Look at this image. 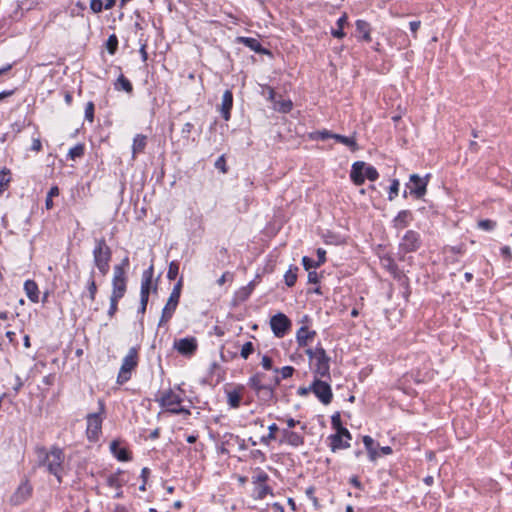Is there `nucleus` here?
<instances>
[{"instance_id":"40","label":"nucleus","mask_w":512,"mask_h":512,"mask_svg":"<svg viewBox=\"0 0 512 512\" xmlns=\"http://www.w3.org/2000/svg\"><path fill=\"white\" fill-rule=\"evenodd\" d=\"M274 372L276 374L280 373L282 379H287L293 375L294 368L292 366H285V367H282L281 369H278V368L274 369Z\"/></svg>"},{"instance_id":"45","label":"nucleus","mask_w":512,"mask_h":512,"mask_svg":"<svg viewBox=\"0 0 512 512\" xmlns=\"http://www.w3.org/2000/svg\"><path fill=\"white\" fill-rule=\"evenodd\" d=\"M399 181L397 179H394L390 185L389 190V200L392 201L397 195L399 191Z\"/></svg>"},{"instance_id":"33","label":"nucleus","mask_w":512,"mask_h":512,"mask_svg":"<svg viewBox=\"0 0 512 512\" xmlns=\"http://www.w3.org/2000/svg\"><path fill=\"white\" fill-rule=\"evenodd\" d=\"M88 296L91 301H94L97 294V285L94 279V271L90 273V277L87 284Z\"/></svg>"},{"instance_id":"9","label":"nucleus","mask_w":512,"mask_h":512,"mask_svg":"<svg viewBox=\"0 0 512 512\" xmlns=\"http://www.w3.org/2000/svg\"><path fill=\"white\" fill-rule=\"evenodd\" d=\"M33 494V486L28 479H23L9 498V504L19 506L27 502Z\"/></svg>"},{"instance_id":"5","label":"nucleus","mask_w":512,"mask_h":512,"mask_svg":"<svg viewBox=\"0 0 512 512\" xmlns=\"http://www.w3.org/2000/svg\"><path fill=\"white\" fill-rule=\"evenodd\" d=\"M41 452L45 454L44 464L47 466L48 471L55 475L61 481L62 464L64 461L63 450L58 447H53L49 453L45 452L42 448Z\"/></svg>"},{"instance_id":"17","label":"nucleus","mask_w":512,"mask_h":512,"mask_svg":"<svg viewBox=\"0 0 512 512\" xmlns=\"http://www.w3.org/2000/svg\"><path fill=\"white\" fill-rule=\"evenodd\" d=\"M243 391L244 387L242 385H238L233 389H226L227 403L230 408L237 409L240 407Z\"/></svg>"},{"instance_id":"35","label":"nucleus","mask_w":512,"mask_h":512,"mask_svg":"<svg viewBox=\"0 0 512 512\" xmlns=\"http://www.w3.org/2000/svg\"><path fill=\"white\" fill-rule=\"evenodd\" d=\"M85 147L84 144H77L73 148H71L68 152V157L71 160H75L77 158H81L84 155Z\"/></svg>"},{"instance_id":"38","label":"nucleus","mask_w":512,"mask_h":512,"mask_svg":"<svg viewBox=\"0 0 512 512\" xmlns=\"http://www.w3.org/2000/svg\"><path fill=\"white\" fill-rule=\"evenodd\" d=\"M59 189L57 186L52 187L46 197L45 206L47 209H51L53 207V197L58 196Z\"/></svg>"},{"instance_id":"7","label":"nucleus","mask_w":512,"mask_h":512,"mask_svg":"<svg viewBox=\"0 0 512 512\" xmlns=\"http://www.w3.org/2000/svg\"><path fill=\"white\" fill-rule=\"evenodd\" d=\"M182 285H183V278L181 277L178 280V282L175 284V286L168 298V301L162 310V316H161L159 325H162V323L169 321L171 319V317L173 316V313L175 312L177 305L179 303Z\"/></svg>"},{"instance_id":"34","label":"nucleus","mask_w":512,"mask_h":512,"mask_svg":"<svg viewBox=\"0 0 512 512\" xmlns=\"http://www.w3.org/2000/svg\"><path fill=\"white\" fill-rule=\"evenodd\" d=\"M297 271L298 268H290L284 275L285 283L288 287H292L295 285L297 280Z\"/></svg>"},{"instance_id":"44","label":"nucleus","mask_w":512,"mask_h":512,"mask_svg":"<svg viewBox=\"0 0 512 512\" xmlns=\"http://www.w3.org/2000/svg\"><path fill=\"white\" fill-rule=\"evenodd\" d=\"M94 109V103L89 101L85 107V119L89 122H93L94 120Z\"/></svg>"},{"instance_id":"58","label":"nucleus","mask_w":512,"mask_h":512,"mask_svg":"<svg viewBox=\"0 0 512 512\" xmlns=\"http://www.w3.org/2000/svg\"><path fill=\"white\" fill-rule=\"evenodd\" d=\"M42 149V143L40 138H34L31 145V150L35 152H39Z\"/></svg>"},{"instance_id":"49","label":"nucleus","mask_w":512,"mask_h":512,"mask_svg":"<svg viewBox=\"0 0 512 512\" xmlns=\"http://www.w3.org/2000/svg\"><path fill=\"white\" fill-rule=\"evenodd\" d=\"M316 261H314L313 259L307 257V256H304L303 259H302V264L305 268V270H307L308 272L311 271L312 268H316V267H319V265H316Z\"/></svg>"},{"instance_id":"28","label":"nucleus","mask_w":512,"mask_h":512,"mask_svg":"<svg viewBox=\"0 0 512 512\" xmlns=\"http://www.w3.org/2000/svg\"><path fill=\"white\" fill-rule=\"evenodd\" d=\"M239 42L243 43L245 46L249 47L252 51L257 53L266 52V50L262 48L261 43L255 38L240 37Z\"/></svg>"},{"instance_id":"8","label":"nucleus","mask_w":512,"mask_h":512,"mask_svg":"<svg viewBox=\"0 0 512 512\" xmlns=\"http://www.w3.org/2000/svg\"><path fill=\"white\" fill-rule=\"evenodd\" d=\"M127 290L126 272L121 265H116L113 270L111 297L123 298Z\"/></svg>"},{"instance_id":"26","label":"nucleus","mask_w":512,"mask_h":512,"mask_svg":"<svg viewBox=\"0 0 512 512\" xmlns=\"http://www.w3.org/2000/svg\"><path fill=\"white\" fill-rule=\"evenodd\" d=\"M147 144V137L143 134H137L133 139L132 145V155L133 158L136 157L137 154L142 153Z\"/></svg>"},{"instance_id":"60","label":"nucleus","mask_w":512,"mask_h":512,"mask_svg":"<svg viewBox=\"0 0 512 512\" xmlns=\"http://www.w3.org/2000/svg\"><path fill=\"white\" fill-rule=\"evenodd\" d=\"M23 386V381L21 380V378L19 376H15L14 378V383H13V390L17 393L19 392V390L22 388Z\"/></svg>"},{"instance_id":"14","label":"nucleus","mask_w":512,"mask_h":512,"mask_svg":"<svg viewBox=\"0 0 512 512\" xmlns=\"http://www.w3.org/2000/svg\"><path fill=\"white\" fill-rule=\"evenodd\" d=\"M421 246V238L419 233L408 230L403 236L400 247L405 252H414Z\"/></svg>"},{"instance_id":"31","label":"nucleus","mask_w":512,"mask_h":512,"mask_svg":"<svg viewBox=\"0 0 512 512\" xmlns=\"http://www.w3.org/2000/svg\"><path fill=\"white\" fill-rule=\"evenodd\" d=\"M363 443L369 453L370 459L375 460L379 456V453L377 452V450L374 447L375 442H374L373 438L370 436H364Z\"/></svg>"},{"instance_id":"29","label":"nucleus","mask_w":512,"mask_h":512,"mask_svg":"<svg viewBox=\"0 0 512 512\" xmlns=\"http://www.w3.org/2000/svg\"><path fill=\"white\" fill-rule=\"evenodd\" d=\"M333 139L349 147L352 151L358 150V145L354 137H347L340 134H334Z\"/></svg>"},{"instance_id":"55","label":"nucleus","mask_w":512,"mask_h":512,"mask_svg":"<svg viewBox=\"0 0 512 512\" xmlns=\"http://www.w3.org/2000/svg\"><path fill=\"white\" fill-rule=\"evenodd\" d=\"M317 257L318 261H316V265H322L326 261V251L322 248L317 249Z\"/></svg>"},{"instance_id":"63","label":"nucleus","mask_w":512,"mask_h":512,"mask_svg":"<svg viewBox=\"0 0 512 512\" xmlns=\"http://www.w3.org/2000/svg\"><path fill=\"white\" fill-rule=\"evenodd\" d=\"M192 129H193V124L187 122L183 125L182 133L186 134L188 136L191 133Z\"/></svg>"},{"instance_id":"51","label":"nucleus","mask_w":512,"mask_h":512,"mask_svg":"<svg viewBox=\"0 0 512 512\" xmlns=\"http://www.w3.org/2000/svg\"><path fill=\"white\" fill-rule=\"evenodd\" d=\"M104 8L102 0H90V9L94 13H100Z\"/></svg>"},{"instance_id":"54","label":"nucleus","mask_w":512,"mask_h":512,"mask_svg":"<svg viewBox=\"0 0 512 512\" xmlns=\"http://www.w3.org/2000/svg\"><path fill=\"white\" fill-rule=\"evenodd\" d=\"M334 134H335V133H332V132H330V131H328V130L317 131V132L315 133L316 138L321 139V140H326V139H329V138H332V139H333V135H334Z\"/></svg>"},{"instance_id":"56","label":"nucleus","mask_w":512,"mask_h":512,"mask_svg":"<svg viewBox=\"0 0 512 512\" xmlns=\"http://www.w3.org/2000/svg\"><path fill=\"white\" fill-rule=\"evenodd\" d=\"M261 365L265 370H271L272 369V359L269 356L264 355L261 360Z\"/></svg>"},{"instance_id":"57","label":"nucleus","mask_w":512,"mask_h":512,"mask_svg":"<svg viewBox=\"0 0 512 512\" xmlns=\"http://www.w3.org/2000/svg\"><path fill=\"white\" fill-rule=\"evenodd\" d=\"M9 178H6V173H3L0 175V195L3 193V191L6 189L9 183Z\"/></svg>"},{"instance_id":"23","label":"nucleus","mask_w":512,"mask_h":512,"mask_svg":"<svg viewBox=\"0 0 512 512\" xmlns=\"http://www.w3.org/2000/svg\"><path fill=\"white\" fill-rule=\"evenodd\" d=\"M316 335L315 331H310L306 326H302L296 333V340L300 347L307 346L308 342L311 341Z\"/></svg>"},{"instance_id":"2","label":"nucleus","mask_w":512,"mask_h":512,"mask_svg":"<svg viewBox=\"0 0 512 512\" xmlns=\"http://www.w3.org/2000/svg\"><path fill=\"white\" fill-rule=\"evenodd\" d=\"M111 257L112 252L105 238L96 239L93 249L94 264L103 276L109 272Z\"/></svg>"},{"instance_id":"1","label":"nucleus","mask_w":512,"mask_h":512,"mask_svg":"<svg viewBox=\"0 0 512 512\" xmlns=\"http://www.w3.org/2000/svg\"><path fill=\"white\" fill-rule=\"evenodd\" d=\"M183 394L184 392L180 388H178V392L174 389H167L162 391L155 400L166 413L188 416L191 412L182 406Z\"/></svg>"},{"instance_id":"32","label":"nucleus","mask_w":512,"mask_h":512,"mask_svg":"<svg viewBox=\"0 0 512 512\" xmlns=\"http://www.w3.org/2000/svg\"><path fill=\"white\" fill-rule=\"evenodd\" d=\"M115 88L117 90H124L128 93L132 92L133 87L131 82L125 78L123 75H120L115 83Z\"/></svg>"},{"instance_id":"53","label":"nucleus","mask_w":512,"mask_h":512,"mask_svg":"<svg viewBox=\"0 0 512 512\" xmlns=\"http://www.w3.org/2000/svg\"><path fill=\"white\" fill-rule=\"evenodd\" d=\"M107 484L108 486L116 489H119L121 487L120 480L116 475H110L107 479Z\"/></svg>"},{"instance_id":"4","label":"nucleus","mask_w":512,"mask_h":512,"mask_svg":"<svg viewBox=\"0 0 512 512\" xmlns=\"http://www.w3.org/2000/svg\"><path fill=\"white\" fill-rule=\"evenodd\" d=\"M99 411L89 413L86 417L87 429L86 434L89 441H97L102 431L103 415L105 413V404L103 400L98 401Z\"/></svg>"},{"instance_id":"3","label":"nucleus","mask_w":512,"mask_h":512,"mask_svg":"<svg viewBox=\"0 0 512 512\" xmlns=\"http://www.w3.org/2000/svg\"><path fill=\"white\" fill-rule=\"evenodd\" d=\"M306 354L310 359L316 376L321 378L330 376V358L327 356L323 347L318 346L314 349H307Z\"/></svg>"},{"instance_id":"41","label":"nucleus","mask_w":512,"mask_h":512,"mask_svg":"<svg viewBox=\"0 0 512 512\" xmlns=\"http://www.w3.org/2000/svg\"><path fill=\"white\" fill-rule=\"evenodd\" d=\"M364 176L369 179L370 181H375L379 174L377 170L373 166H366L364 168Z\"/></svg>"},{"instance_id":"52","label":"nucleus","mask_w":512,"mask_h":512,"mask_svg":"<svg viewBox=\"0 0 512 512\" xmlns=\"http://www.w3.org/2000/svg\"><path fill=\"white\" fill-rule=\"evenodd\" d=\"M215 167L220 170L222 173H227L228 171V168H227V165H226V160H225V157L224 155L220 156L216 162H215Z\"/></svg>"},{"instance_id":"13","label":"nucleus","mask_w":512,"mask_h":512,"mask_svg":"<svg viewBox=\"0 0 512 512\" xmlns=\"http://www.w3.org/2000/svg\"><path fill=\"white\" fill-rule=\"evenodd\" d=\"M429 177V174L424 178L417 174L410 175V184H408L410 194L418 199L422 198L426 194Z\"/></svg>"},{"instance_id":"46","label":"nucleus","mask_w":512,"mask_h":512,"mask_svg":"<svg viewBox=\"0 0 512 512\" xmlns=\"http://www.w3.org/2000/svg\"><path fill=\"white\" fill-rule=\"evenodd\" d=\"M120 300V298H116V297H110V307H109V310H108V315L110 318H112L117 310H118V301Z\"/></svg>"},{"instance_id":"36","label":"nucleus","mask_w":512,"mask_h":512,"mask_svg":"<svg viewBox=\"0 0 512 512\" xmlns=\"http://www.w3.org/2000/svg\"><path fill=\"white\" fill-rule=\"evenodd\" d=\"M255 492V499L261 500L264 499L268 494H272V489L266 484H261L256 487Z\"/></svg>"},{"instance_id":"39","label":"nucleus","mask_w":512,"mask_h":512,"mask_svg":"<svg viewBox=\"0 0 512 512\" xmlns=\"http://www.w3.org/2000/svg\"><path fill=\"white\" fill-rule=\"evenodd\" d=\"M179 273V264L176 261H172L169 264L167 278L169 280H174L178 276Z\"/></svg>"},{"instance_id":"12","label":"nucleus","mask_w":512,"mask_h":512,"mask_svg":"<svg viewBox=\"0 0 512 512\" xmlns=\"http://www.w3.org/2000/svg\"><path fill=\"white\" fill-rule=\"evenodd\" d=\"M330 441V448L333 452L339 449H346L350 447L349 441L351 440V434L346 428H341L334 434L328 437Z\"/></svg>"},{"instance_id":"22","label":"nucleus","mask_w":512,"mask_h":512,"mask_svg":"<svg viewBox=\"0 0 512 512\" xmlns=\"http://www.w3.org/2000/svg\"><path fill=\"white\" fill-rule=\"evenodd\" d=\"M413 220V214L409 210L400 211L393 220V225L397 229L407 227Z\"/></svg>"},{"instance_id":"64","label":"nucleus","mask_w":512,"mask_h":512,"mask_svg":"<svg viewBox=\"0 0 512 512\" xmlns=\"http://www.w3.org/2000/svg\"><path fill=\"white\" fill-rule=\"evenodd\" d=\"M228 277L232 278V275L229 272L223 273L222 276L217 280V283L219 285H223L227 281Z\"/></svg>"},{"instance_id":"61","label":"nucleus","mask_w":512,"mask_h":512,"mask_svg":"<svg viewBox=\"0 0 512 512\" xmlns=\"http://www.w3.org/2000/svg\"><path fill=\"white\" fill-rule=\"evenodd\" d=\"M421 25V22L420 21H411L409 23V26H410V30L412 31V33L414 34V38H416V33L419 29Z\"/></svg>"},{"instance_id":"20","label":"nucleus","mask_w":512,"mask_h":512,"mask_svg":"<svg viewBox=\"0 0 512 512\" xmlns=\"http://www.w3.org/2000/svg\"><path fill=\"white\" fill-rule=\"evenodd\" d=\"M233 106V94L230 90H226L222 96L220 112L222 117L228 121L230 119V111Z\"/></svg>"},{"instance_id":"16","label":"nucleus","mask_w":512,"mask_h":512,"mask_svg":"<svg viewBox=\"0 0 512 512\" xmlns=\"http://www.w3.org/2000/svg\"><path fill=\"white\" fill-rule=\"evenodd\" d=\"M280 378L275 376L272 384H266L265 386L255 390L257 397L263 402H269L274 398V390L279 385Z\"/></svg>"},{"instance_id":"43","label":"nucleus","mask_w":512,"mask_h":512,"mask_svg":"<svg viewBox=\"0 0 512 512\" xmlns=\"http://www.w3.org/2000/svg\"><path fill=\"white\" fill-rule=\"evenodd\" d=\"M478 227L482 230L491 231L496 227V222L489 219H483L478 222Z\"/></svg>"},{"instance_id":"42","label":"nucleus","mask_w":512,"mask_h":512,"mask_svg":"<svg viewBox=\"0 0 512 512\" xmlns=\"http://www.w3.org/2000/svg\"><path fill=\"white\" fill-rule=\"evenodd\" d=\"M254 351V345L252 342H246L242 348H241V352H240V355L242 358L244 359H247L249 357V355H251Z\"/></svg>"},{"instance_id":"50","label":"nucleus","mask_w":512,"mask_h":512,"mask_svg":"<svg viewBox=\"0 0 512 512\" xmlns=\"http://www.w3.org/2000/svg\"><path fill=\"white\" fill-rule=\"evenodd\" d=\"M268 429H269V433L266 437L263 438L264 442L274 440L276 438L275 433L279 430L278 426L275 423L271 424L268 427Z\"/></svg>"},{"instance_id":"10","label":"nucleus","mask_w":512,"mask_h":512,"mask_svg":"<svg viewBox=\"0 0 512 512\" xmlns=\"http://www.w3.org/2000/svg\"><path fill=\"white\" fill-rule=\"evenodd\" d=\"M309 389L315 394L321 403L328 405L331 403L333 394L330 385L326 381L315 379Z\"/></svg>"},{"instance_id":"24","label":"nucleus","mask_w":512,"mask_h":512,"mask_svg":"<svg viewBox=\"0 0 512 512\" xmlns=\"http://www.w3.org/2000/svg\"><path fill=\"white\" fill-rule=\"evenodd\" d=\"M24 290L31 302L37 303L39 301V289L35 281L26 280L24 283Z\"/></svg>"},{"instance_id":"59","label":"nucleus","mask_w":512,"mask_h":512,"mask_svg":"<svg viewBox=\"0 0 512 512\" xmlns=\"http://www.w3.org/2000/svg\"><path fill=\"white\" fill-rule=\"evenodd\" d=\"M308 282L316 284L319 282V275L316 271H309L308 272Z\"/></svg>"},{"instance_id":"30","label":"nucleus","mask_w":512,"mask_h":512,"mask_svg":"<svg viewBox=\"0 0 512 512\" xmlns=\"http://www.w3.org/2000/svg\"><path fill=\"white\" fill-rule=\"evenodd\" d=\"M264 378H265V374L256 373L255 375L250 377V379L248 381L249 387L255 391V390L265 386L266 384L263 382Z\"/></svg>"},{"instance_id":"27","label":"nucleus","mask_w":512,"mask_h":512,"mask_svg":"<svg viewBox=\"0 0 512 512\" xmlns=\"http://www.w3.org/2000/svg\"><path fill=\"white\" fill-rule=\"evenodd\" d=\"M356 31L362 35L363 40H365L366 42L371 41V28L368 22H366L365 20H357Z\"/></svg>"},{"instance_id":"6","label":"nucleus","mask_w":512,"mask_h":512,"mask_svg":"<svg viewBox=\"0 0 512 512\" xmlns=\"http://www.w3.org/2000/svg\"><path fill=\"white\" fill-rule=\"evenodd\" d=\"M138 365V351L135 347L130 348L128 354L124 357L120 367L117 383L124 384L131 378V372Z\"/></svg>"},{"instance_id":"37","label":"nucleus","mask_w":512,"mask_h":512,"mask_svg":"<svg viewBox=\"0 0 512 512\" xmlns=\"http://www.w3.org/2000/svg\"><path fill=\"white\" fill-rule=\"evenodd\" d=\"M118 47V38L115 34H112L108 37L106 42V48L110 54H114Z\"/></svg>"},{"instance_id":"15","label":"nucleus","mask_w":512,"mask_h":512,"mask_svg":"<svg viewBox=\"0 0 512 512\" xmlns=\"http://www.w3.org/2000/svg\"><path fill=\"white\" fill-rule=\"evenodd\" d=\"M175 349L182 355H192L197 349V341L195 338H182L175 342Z\"/></svg>"},{"instance_id":"25","label":"nucleus","mask_w":512,"mask_h":512,"mask_svg":"<svg viewBox=\"0 0 512 512\" xmlns=\"http://www.w3.org/2000/svg\"><path fill=\"white\" fill-rule=\"evenodd\" d=\"M152 284V267L149 268L148 271H145L143 274L142 282H141V298H149L150 288Z\"/></svg>"},{"instance_id":"11","label":"nucleus","mask_w":512,"mask_h":512,"mask_svg":"<svg viewBox=\"0 0 512 512\" xmlns=\"http://www.w3.org/2000/svg\"><path fill=\"white\" fill-rule=\"evenodd\" d=\"M270 326L274 335L282 338L291 327V321L285 314L278 313L271 317Z\"/></svg>"},{"instance_id":"19","label":"nucleus","mask_w":512,"mask_h":512,"mask_svg":"<svg viewBox=\"0 0 512 512\" xmlns=\"http://www.w3.org/2000/svg\"><path fill=\"white\" fill-rule=\"evenodd\" d=\"M365 163L357 161L352 165L350 177L355 185H362L365 181L364 176Z\"/></svg>"},{"instance_id":"62","label":"nucleus","mask_w":512,"mask_h":512,"mask_svg":"<svg viewBox=\"0 0 512 512\" xmlns=\"http://www.w3.org/2000/svg\"><path fill=\"white\" fill-rule=\"evenodd\" d=\"M501 254L507 259L510 260L512 257L511 249L508 246H504L501 248Z\"/></svg>"},{"instance_id":"21","label":"nucleus","mask_w":512,"mask_h":512,"mask_svg":"<svg viewBox=\"0 0 512 512\" xmlns=\"http://www.w3.org/2000/svg\"><path fill=\"white\" fill-rule=\"evenodd\" d=\"M110 450L112 454L122 462H126L131 460V454L125 447H120V443L117 440H114L110 444Z\"/></svg>"},{"instance_id":"18","label":"nucleus","mask_w":512,"mask_h":512,"mask_svg":"<svg viewBox=\"0 0 512 512\" xmlns=\"http://www.w3.org/2000/svg\"><path fill=\"white\" fill-rule=\"evenodd\" d=\"M281 433V442L287 443L293 447H298L304 444V437L297 432L291 431L289 429H283Z\"/></svg>"},{"instance_id":"47","label":"nucleus","mask_w":512,"mask_h":512,"mask_svg":"<svg viewBox=\"0 0 512 512\" xmlns=\"http://www.w3.org/2000/svg\"><path fill=\"white\" fill-rule=\"evenodd\" d=\"M331 424L336 431H339L341 428H344L342 426L341 416L339 412H336L335 414L332 415Z\"/></svg>"},{"instance_id":"48","label":"nucleus","mask_w":512,"mask_h":512,"mask_svg":"<svg viewBox=\"0 0 512 512\" xmlns=\"http://www.w3.org/2000/svg\"><path fill=\"white\" fill-rule=\"evenodd\" d=\"M268 474L264 471H258V473L253 477V483L257 484L259 483V485L261 484H265L266 481L268 480Z\"/></svg>"}]
</instances>
